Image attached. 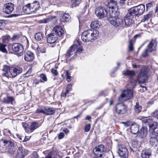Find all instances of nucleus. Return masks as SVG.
Returning a JSON list of instances; mask_svg holds the SVG:
<instances>
[{
    "mask_svg": "<svg viewBox=\"0 0 158 158\" xmlns=\"http://www.w3.org/2000/svg\"><path fill=\"white\" fill-rule=\"evenodd\" d=\"M123 74L124 76H133L135 75V73L133 71H130L129 70H127L125 72H123Z\"/></svg>",
    "mask_w": 158,
    "mask_h": 158,
    "instance_id": "4c0bfd02",
    "label": "nucleus"
},
{
    "mask_svg": "<svg viewBox=\"0 0 158 158\" xmlns=\"http://www.w3.org/2000/svg\"><path fill=\"white\" fill-rule=\"evenodd\" d=\"M158 133L155 131L150 133L149 143L152 146L156 147L158 143Z\"/></svg>",
    "mask_w": 158,
    "mask_h": 158,
    "instance_id": "ddd939ff",
    "label": "nucleus"
},
{
    "mask_svg": "<svg viewBox=\"0 0 158 158\" xmlns=\"http://www.w3.org/2000/svg\"><path fill=\"white\" fill-rule=\"evenodd\" d=\"M118 152L121 157L128 158V151L126 147L123 144H118L117 148Z\"/></svg>",
    "mask_w": 158,
    "mask_h": 158,
    "instance_id": "1a4fd4ad",
    "label": "nucleus"
},
{
    "mask_svg": "<svg viewBox=\"0 0 158 158\" xmlns=\"http://www.w3.org/2000/svg\"><path fill=\"white\" fill-rule=\"evenodd\" d=\"M48 19H50L49 22H51L53 24L57 22L56 17L55 16H50L48 17Z\"/></svg>",
    "mask_w": 158,
    "mask_h": 158,
    "instance_id": "a19ab883",
    "label": "nucleus"
},
{
    "mask_svg": "<svg viewBox=\"0 0 158 158\" xmlns=\"http://www.w3.org/2000/svg\"><path fill=\"white\" fill-rule=\"evenodd\" d=\"M72 85L71 84H69L67 86V89H71L72 88Z\"/></svg>",
    "mask_w": 158,
    "mask_h": 158,
    "instance_id": "e2e57ef3",
    "label": "nucleus"
},
{
    "mask_svg": "<svg viewBox=\"0 0 158 158\" xmlns=\"http://www.w3.org/2000/svg\"><path fill=\"white\" fill-rule=\"evenodd\" d=\"M58 39L57 35L55 33H52L48 34L47 38V42L50 44L54 43Z\"/></svg>",
    "mask_w": 158,
    "mask_h": 158,
    "instance_id": "6ab92c4d",
    "label": "nucleus"
},
{
    "mask_svg": "<svg viewBox=\"0 0 158 158\" xmlns=\"http://www.w3.org/2000/svg\"><path fill=\"white\" fill-rule=\"evenodd\" d=\"M70 17L68 13H64L60 16L61 21L64 22L69 21L70 19Z\"/></svg>",
    "mask_w": 158,
    "mask_h": 158,
    "instance_id": "2f4dec72",
    "label": "nucleus"
},
{
    "mask_svg": "<svg viewBox=\"0 0 158 158\" xmlns=\"http://www.w3.org/2000/svg\"><path fill=\"white\" fill-rule=\"evenodd\" d=\"M53 31L55 32L57 35L59 36H62L64 34V31L60 26H56L53 29Z\"/></svg>",
    "mask_w": 158,
    "mask_h": 158,
    "instance_id": "cd10ccee",
    "label": "nucleus"
},
{
    "mask_svg": "<svg viewBox=\"0 0 158 158\" xmlns=\"http://www.w3.org/2000/svg\"><path fill=\"white\" fill-rule=\"evenodd\" d=\"M139 126L137 124L135 123H132L130 128L131 132L134 134H137L139 130Z\"/></svg>",
    "mask_w": 158,
    "mask_h": 158,
    "instance_id": "bb28decb",
    "label": "nucleus"
},
{
    "mask_svg": "<svg viewBox=\"0 0 158 158\" xmlns=\"http://www.w3.org/2000/svg\"><path fill=\"white\" fill-rule=\"evenodd\" d=\"M143 122L145 123L148 125L150 131L151 133L154 131V130L156 129L157 127V123L155 122L152 121L151 119L148 118H145L143 120Z\"/></svg>",
    "mask_w": 158,
    "mask_h": 158,
    "instance_id": "9d476101",
    "label": "nucleus"
},
{
    "mask_svg": "<svg viewBox=\"0 0 158 158\" xmlns=\"http://www.w3.org/2000/svg\"><path fill=\"white\" fill-rule=\"evenodd\" d=\"M105 151L104 146L102 144L96 147L94 149V152L95 155L99 157H102L104 154Z\"/></svg>",
    "mask_w": 158,
    "mask_h": 158,
    "instance_id": "4468645a",
    "label": "nucleus"
},
{
    "mask_svg": "<svg viewBox=\"0 0 158 158\" xmlns=\"http://www.w3.org/2000/svg\"><path fill=\"white\" fill-rule=\"evenodd\" d=\"M15 148L14 147V143L10 141H7L3 139L0 140V152L5 153L8 152L13 157L16 158H24L26 154L24 150L21 147L18 148L17 152L16 155Z\"/></svg>",
    "mask_w": 158,
    "mask_h": 158,
    "instance_id": "f257e3e1",
    "label": "nucleus"
},
{
    "mask_svg": "<svg viewBox=\"0 0 158 158\" xmlns=\"http://www.w3.org/2000/svg\"><path fill=\"white\" fill-rule=\"evenodd\" d=\"M140 37V34H137L135 35L134 36V38L135 40L137 38H139Z\"/></svg>",
    "mask_w": 158,
    "mask_h": 158,
    "instance_id": "680f3d73",
    "label": "nucleus"
},
{
    "mask_svg": "<svg viewBox=\"0 0 158 158\" xmlns=\"http://www.w3.org/2000/svg\"><path fill=\"white\" fill-rule=\"evenodd\" d=\"M49 20L50 19H48V18L43 19L39 20L38 22L41 23H46L49 22Z\"/></svg>",
    "mask_w": 158,
    "mask_h": 158,
    "instance_id": "c03bdc74",
    "label": "nucleus"
},
{
    "mask_svg": "<svg viewBox=\"0 0 158 158\" xmlns=\"http://www.w3.org/2000/svg\"><path fill=\"white\" fill-rule=\"evenodd\" d=\"M110 3H109V4ZM108 7L109 8V12L108 13L107 11L105 8L102 7H98L95 10V13L97 16L99 18L101 19L107 16L108 18H109V15H110V13H111V8H110L109 6V4L108 5Z\"/></svg>",
    "mask_w": 158,
    "mask_h": 158,
    "instance_id": "20e7f679",
    "label": "nucleus"
},
{
    "mask_svg": "<svg viewBox=\"0 0 158 158\" xmlns=\"http://www.w3.org/2000/svg\"><path fill=\"white\" fill-rule=\"evenodd\" d=\"M55 110L53 108L45 107L44 114L47 115H51L55 113Z\"/></svg>",
    "mask_w": 158,
    "mask_h": 158,
    "instance_id": "473e14b6",
    "label": "nucleus"
},
{
    "mask_svg": "<svg viewBox=\"0 0 158 158\" xmlns=\"http://www.w3.org/2000/svg\"><path fill=\"white\" fill-rule=\"evenodd\" d=\"M44 109L43 110L41 109H38L35 111V113L36 114L43 113L44 114Z\"/></svg>",
    "mask_w": 158,
    "mask_h": 158,
    "instance_id": "864d4df0",
    "label": "nucleus"
},
{
    "mask_svg": "<svg viewBox=\"0 0 158 158\" xmlns=\"http://www.w3.org/2000/svg\"><path fill=\"white\" fill-rule=\"evenodd\" d=\"M132 40H130L129 42V44L128 45L129 51L130 52L132 51L133 49V44L132 43Z\"/></svg>",
    "mask_w": 158,
    "mask_h": 158,
    "instance_id": "37998d69",
    "label": "nucleus"
},
{
    "mask_svg": "<svg viewBox=\"0 0 158 158\" xmlns=\"http://www.w3.org/2000/svg\"><path fill=\"white\" fill-rule=\"evenodd\" d=\"M99 32L97 30L89 29L85 31L82 34L81 38L85 42H92L98 37Z\"/></svg>",
    "mask_w": 158,
    "mask_h": 158,
    "instance_id": "7ed1b4c3",
    "label": "nucleus"
},
{
    "mask_svg": "<svg viewBox=\"0 0 158 158\" xmlns=\"http://www.w3.org/2000/svg\"><path fill=\"white\" fill-rule=\"evenodd\" d=\"M135 110L136 112L139 113L141 111L142 107L141 106L139 105L138 102H136V105L135 106Z\"/></svg>",
    "mask_w": 158,
    "mask_h": 158,
    "instance_id": "ea45409f",
    "label": "nucleus"
},
{
    "mask_svg": "<svg viewBox=\"0 0 158 158\" xmlns=\"http://www.w3.org/2000/svg\"><path fill=\"white\" fill-rule=\"evenodd\" d=\"M81 0H71L70 3L72 7L77 6L80 4Z\"/></svg>",
    "mask_w": 158,
    "mask_h": 158,
    "instance_id": "58836bf2",
    "label": "nucleus"
},
{
    "mask_svg": "<svg viewBox=\"0 0 158 158\" xmlns=\"http://www.w3.org/2000/svg\"><path fill=\"white\" fill-rule=\"evenodd\" d=\"M12 50L16 54L19 56L21 55L23 53L24 48L23 46L20 44L18 43H14L12 44L11 46Z\"/></svg>",
    "mask_w": 158,
    "mask_h": 158,
    "instance_id": "9b49d317",
    "label": "nucleus"
},
{
    "mask_svg": "<svg viewBox=\"0 0 158 158\" xmlns=\"http://www.w3.org/2000/svg\"><path fill=\"white\" fill-rule=\"evenodd\" d=\"M62 157L61 153L52 151L49 153L45 158H62Z\"/></svg>",
    "mask_w": 158,
    "mask_h": 158,
    "instance_id": "412c9836",
    "label": "nucleus"
},
{
    "mask_svg": "<svg viewBox=\"0 0 158 158\" xmlns=\"http://www.w3.org/2000/svg\"><path fill=\"white\" fill-rule=\"evenodd\" d=\"M51 72L54 76L57 75L58 73L57 70L54 69H51Z\"/></svg>",
    "mask_w": 158,
    "mask_h": 158,
    "instance_id": "6e6d98bb",
    "label": "nucleus"
},
{
    "mask_svg": "<svg viewBox=\"0 0 158 158\" xmlns=\"http://www.w3.org/2000/svg\"><path fill=\"white\" fill-rule=\"evenodd\" d=\"M153 5L154 3L152 2H150L147 4H146V11L148 10L149 8L152 6Z\"/></svg>",
    "mask_w": 158,
    "mask_h": 158,
    "instance_id": "8fccbe9b",
    "label": "nucleus"
},
{
    "mask_svg": "<svg viewBox=\"0 0 158 158\" xmlns=\"http://www.w3.org/2000/svg\"><path fill=\"white\" fill-rule=\"evenodd\" d=\"M2 70L4 72L2 74V76L3 77H6L8 78L9 76L8 74L9 69L8 66L7 65H4Z\"/></svg>",
    "mask_w": 158,
    "mask_h": 158,
    "instance_id": "72a5a7b5",
    "label": "nucleus"
},
{
    "mask_svg": "<svg viewBox=\"0 0 158 158\" xmlns=\"http://www.w3.org/2000/svg\"><path fill=\"white\" fill-rule=\"evenodd\" d=\"M152 15V11L149 12L147 14L143 16V18L141 20V22H144L145 21L148 20L151 18Z\"/></svg>",
    "mask_w": 158,
    "mask_h": 158,
    "instance_id": "c756f323",
    "label": "nucleus"
},
{
    "mask_svg": "<svg viewBox=\"0 0 158 158\" xmlns=\"http://www.w3.org/2000/svg\"><path fill=\"white\" fill-rule=\"evenodd\" d=\"M115 110L117 113L122 115L125 114L127 111V106L122 103H118L115 107Z\"/></svg>",
    "mask_w": 158,
    "mask_h": 158,
    "instance_id": "f8f14e48",
    "label": "nucleus"
},
{
    "mask_svg": "<svg viewBox=\"0 0 158 158\" xmlns=\"http://www.w3.org/2000/svg\"><path fill=\"white\" fill-rule=\"evenodd\" d=\"M64 135V133L63 132H60L59 133L58 136V138L60 139H62Z\"/></svg>",
    "mask_w": 158,
    "mask_h": 158,
    "instance_id": "5fc2aeb1",
    "label": "nucleus"
},
{
    "mask_svg": "<svg viewBox=\"0 0 158 158\" xmlns=\"http://www.w3.org/2000/svg\"><path fill=\"white\" fill-rule=\"evenodd\" d=\"M40 124L36 122H33L29 126L27 123L23 125V127L26 132L27 133H30L33 132L35 129L40 126Z\"/></svg>",
    "mask_w": 158,
    "mask_h": 158,
    "instance_id": "6e6552de",
    "label": "nucleus"
},
{
    "mask_svg": "<svg viewBox=\"0 0 158 158\" xmlns=\"http://www.w3.org/2000/svg\"><path fill=\"white\" fill-rule=\"evenodd\" d=\"M40 77L41 79L44 81H47V78L45 74L42 73L40 74Z\"/></svg>",
    "mask_w": 158,
    "mask_h": 158,
    "instance_id": "49530a36",
    "label": "nucleus"
},
{
    "mask_svg": "<svg viewBox=\"0 0 158 158\" xmlns=\"http://www.w3.org/2000/svg\"><path fill=\"white\" fill-rule=\"evenodd\" d=\"M35 39L38 41L42 40L43 38V34L41 32H37L35 35Z\"/></svg>",
    "mask_w": 158,
    "mask_h": 158,
    "instance_id": "e433bc0d",
    "label": "nucleus"
},
{
    "mask_svg": "<svg viewBox=\"0 0 158 158\" xmlns=\"http://www.w3.org/2000/svg\"><path fill=\"white\" fill-rule=\"evenodd\" d=\"M141 157L142 158H149L151 155L150 151L149 149L143 150L141 153Z\"/></svg>",
    "mask_w": 158,
    "mask_h": 158,
    "instance_id": "c85d7f7f",
    "label": "nucleus"
},
{
    "mask_svg": "<svg viewBox=\"0 0 158 158\" xmlns=\"http://www.w3.org/2000/svg\"><path fill=\"white\" fill-rule=\"evenodd\" d=\"M9 38L10 36L9 35H6L3 36L2 39L3 42L6 43L8 41Z\"/></svg>",
    "mask_w": 158,
    "mask_h": 158,
    "instance_id": "a18cd8bd",
    "label": "nucleus"
},
{
    "mask_svg": "<svg viewBox=\"0 0 158 158\" xmlns=\"http://www.w3.org/2000/svg\"><path fill=\"white\" fill-rule=\"evenodd\" d=\"M124 20L125 24L127 26H131L133 22V19L130 18L127 15L124 17Z\"/></svg>",
    "mask_w": 158,
    "mask_h": 158,
    "instance_id": "7c9ffc66",
    "label": "nucleus"
},
{
    "mask_svg": "<svg viewBox=\"0 0 158 158\" xmlns=\"http://www.w3.org/2000/svg\"><path fill=\"white\" fill-rule=\"evenodd\" d=\"M1 97V101L6 104H13V102L14 99L13 97L6 95L5 97H3L2 95Z\"/></svg>",
    "mask_w": 158,
    "mask_h": 158,
    "instance_id": "aec40b11",
    "label": "nucleus"
},
{
    "mask_svg": "<svg viewBox=\"0 0 158 158\" xmlns=\"http://www.w3.org/2000/svg\"><path fill=\"white\" fill-rule=\"evenodd\" d=\"M138 15H142L145 10V5L143 4H141L137 6H134Z\"/></svg>",
    "mask_w": 158,
    "mask_h": 158,
    "instance_id": "b1692460",
    "label": "nucleus"
},
{
    "mask_svg": "<svg viewBox=\"0 0 158 158\" xmlns=\"http://www.w3.org/2000/svg\"><path fill=\"white\" fill-rule=\"evenodd\" d=\"M34 57V55L33 53L31 51H28L24 55V60L28 62L32 61Z\"/></svg>",
    "mask_w": 158,
    "mask_h": 158,
    "instance_id": "4be33fe9",
    "label": "nucleus"
},
{
    "mask_svg": "<svg viewBox=\"0 0 158 158\" xmlns=\"http://www.w3.org/2000/svg\"><path fill=\"white\" fill-rule=\"evenodd\" d=\"M82 51V49L81 47L80 46L78 47L77 44H74L69 49L65 55V57L66 58H68L73 54L74 55H77L81 53Z\"/></svg>",
    "mask_w": 158,
    "mask_h": 158,
    "instance_id": "39448f33",
    "label": "nucleus"
},
{
    "mask_svg": "<svg viewBox=\"0 0 158 158\" xmlns=\"http://www.w3.org/2000/svg\"><path fill=\"white\" fill-rule=\"evenodd\" d=\"M6 45L0 43V51L4 53H6L7 51L5 48Z\"/></svg>",
    "mask_w": 158,
    "mask_h": 158,
    "instance_id": "79ce46f5",
    "label": "nucleus"
},
{
    "mask_svg": "<svg viewBox=\"0 0 158 158\" xmlns=\"http://www.w3.org/2000/svg\"><path fill=\"white\" fill-rule=\"evenodd\" d=\"M90 128V125L89 124H87L85 126V132H88Z\"/></svg>",
    "mask_w": 158,
    "mask_h": 158,
    "instance_id": "09e8293b",
    "label": "nucleus"
},
{
    "mask_svg": "<svg viewBox=\"0 0 158 158\" xmlns=\"http://www.w3.org/2000/svg\"><path fill=\"white\" fill-rule=\"evenodd\" d=\"M133 96V91L131 89H125L122 92L118 99L121 102H123L130 99Z\"/></svg>",
    "mask_w": 158,
    "mask_h": 158,
    "instance_id": "423d86ee",
    "label": "nucleus"
},
{
    "mask_svg": "<svg viewBox=\"0 0 158 158\" xmlns=\"http://www.w3.org/2000/svg\"><path fill=\"white\" fill-rule=\"evenodd\" d=\"M117 66L115 68V71H116L118 69L119 66L120 65V64L119 63H117Z\"/></svg>",
    "mask_w": 158,
    "mask_h": 158,
    "instance_id": "0e129e2a",
    "label": "nucleus"
},
{
    "mask_svg": "<svg viewBox=\"0 0 158 158\" xmlns=\"http://www.w3.org/2000/svg\"><path fill=\"white\" fill-rule=\"evenodd\" d=\"M147 73L144 72H141L137 77V80L139 83H143L148 80Z\"/></svg>",
    "mask_w": 158,
    "mask_h": 158,
    "instance_id": "f3484780",
    "label": "nucleus"
},
{
    "mask_svg": "<svg viewBox=\"0 0 158 158\" xmlns=\"http://www.w3.org/2000/svg\"><path fill=\"white\" fill-rule=\"evenodd\" d=\"M91 117L89 115H87L86 116L85 118V119L86 120H89L91 118Z\"/></svg>",
    "mask_w": 158,
    "mask_h": 158,
    "instance_id": "338daca9",
    "label": "nucleus"
},
{
    "mask_svg": "<svg viewBox=\"0 0 158 158\" xmlns=\"http://www.w3.org/2000/svg\"><path fill=\"white\" fill-rule=\"evenodd\" d=\"M122 123L123 124L125 127H128L130 125V123L129 121L126 122H122Z\"/></svg>",
    "mask_w": 158,
    "mask_h": 158,
    "instance_id": "bf43d9fd",
    "label": "nucleus"
},
{
    "mask_svg": "<svg viewBox=\"0 0 158 158\" xmlns=\"http://www.w3.org/2000/svg\"><path fill=\"white\" fill-rule=\"evenodd\" d=\"M109 6L111 8V13L109 15V18L110 23L114 26L117 27L121 26L123 23V19L118 17L119 13L118 11V7L117 6L116 2H111L109 4Z\"/></svg>",
    "mask_w": 158,
    "mask_h": 158,
    "instance_id": "f03ea898",
    "label": "nucleus"
},
{
    "mask_svg": "<svg viewBox=\"0 0 158 158\" xmlns=\"http://www.w3.org/2000/svg\"><path fill=\"white\" fill-rule=\"evenodd\" d=\"M29 4H27L26 6L23 7V11L26 14H30L32 13L29 6H28Z\"/></svg>",
    "mask_w": 158,
    "mask_h": 158,
    "instance_id": "c9c22d12",
    "label": "nucleus"
},
{
    "mask_svg": "<svg viewBox=\"0 0 158 158\" xmlns=\"http://www.w3.org/2000/svg\"><path fill=\"white\" fill-rule=\"evenodd\" d=\"M155 12L156 13H157L158 14V3L157 6L156 7Z\"/></svg>",
    "mask_w": 158,
    "mask_h": 158,
    "instance_id": "774afa93",
    "label": "nucleus"
},
{
    "mask_svg": "<svg viewBox=\"0 0 158 158\" xmlns=\"http://www.w3.org/2000/svg\"><path fill=\"white\" fill-rule=\"evenodd\" d=\"M126 15H127V16H129V17L133 19L135 17L138 15L136 10H135L134 7L128 10V12Z\"/></svg>",
    "mask_w": 158,
    "mask_h": 158,
    "instance_id": "393cba45",
    "label": "nucleus"
},
{
    "mask_svg": "<svg viewBox=\"0 0 158 158\" xmlns=\"http://www.w3.org/2000/svg\"><path fill=\"white\" fill-rule=\"evenodd\" d=\"M70 90L71 89H66L65 91H63L61 94V97H65L66 96L67 94L69 93Z\"/></svg>",
    "mask_w": 158,
    "mask_h": 158,
    "instance_id": "de8ad7c7",
    "label": "nucleus"
},
{
    "mask_svg": "<svg viewBox=\"0 0 158 158\" xmlns=\"http://www.w3.org/2000/svg\"><path fill=\"white\" fill-rule=\"evenodd\" d=\"M157 44V41L155 40H152L150 43L147 45V49L145 50L143 56L146 57L148 56V52H152L156 50V46Z\"/></svg>",
    "mask_w": 158,
    "mask_h": 158,
    "instance_id": "0eeeda50",
    "label": "nucleus"
},
{
    "mask_svg": "<svg viewBox=\"0 0 158 158\" xmlns=\"http://www.w3.org/2000/svg\"><path fill=\"white\" fill-rule=\"evenodd\" d=\"M30 137H27L26 136H25L23 140H22L23 142H26L28 141Z\"/></svg>",
    "mask_w": 158,
    "mask_h": 158,
    "instance_id": "052dcab7",
    "label": "nucleus"
},
{
    "mask_svg": "<svg viewBox=\"0 0 158 158\" xmlns=\"http://www.w3.org/2000/svg\"><path fill=\"white\" fill-rule=\"evenodd\" d=\"M69 73L68 72H67L66 74V76H67L66 80L68 82H69L71 81V77L69 76Z\"/></svg>",
    "mask_w": 158,
    "mask_h": 158,
    "instance_id": "4d7b16f0",
    "label": "nucleus"
},
{
    "mask_svg": "<svg viewBox=\"0 0 158 158\" xmlns=\"http://www.w3.org/2000/svg\"><path fill=\"white\" fill-rule=\"evenodd\" d=\"M22 71V69L19 67H13L9 69V71L13 77H15L17 75L21 73Z\"/></svg>",
    "mask_w": 158,
    "mask_h": 158,
    "instance_id": "dca6fc26",
    "label": "nucleus"
},
{
    "mask_svg": "<svg viewBox=\"0 0 158 158\" xmlns=\"http://www.w3.org/2000/svg\"><path fill=\"white\" fill-rule=\"evenodd\" d=\"M38 155L36 152H34L32 154L33 158H38Z\"/></svg>",
    "mask_w": 158,
    "mask_h": 158,
    "instance_id": "13d9d810",
    "label": "nucleus"
},
{
    "mask_svg": "<svg viewBox=\"0 0 158 158\" xmlns=\"http://www.w3.org/2000/svg\"><path fill=\"white\" fill-rule=\"evenodd\" d=\"M126 15H127V16H129V17L133 19L135 17L138 15L136 10H135L134 7L128 10V12Z\"/></svg>",
    "mask_w": 158,
    "mask_h": 158,
    "instance_id": "a878e982",
    "label": "nucleus"
},
{
    "mask_svg": "<svg viewBox=\"0 0 158 158\" xmlns=\"http://www.w3.org/2000/svg\"><path fill=\"white\" fill-rule=\"evenodd\" d=\"M147 134V128L145 127H143L139 130L137 135L139 138L143 139L146 137Z\"/></svg>",
    "mask_w": 158,
    "mask_h": 158,
    "instance_id": "a211bd4d",
    "label": "nucleus"
},
{
    "mask_svg": "<svg viewBox=\"0 0 158 158\" xmlns=\"http://www.w3.org/2000/svg\"><path fill=\"white\" fill-rule=\"evenodd\" d=\"M126 0H120L119 2L120 4H123L125 3V1Z\"/></svg>",
    "mask_w": 158,
    "mask_h": 158,
    "instance_id": "69168bd1",
    "label": "nucleus"
},
{
    "mask_svg": "<svg viewBox=\"0 0 158 158\" xmlns=\"http://www.w3.org/2000/svg\"><path fill=\"white\" fill-rule=\"evenodd\" d=\"M19 38V36L18 35H14L11 38L12 41H15L18 40Z\"/></svg>",
    "mask_w": 158,
    "mask_h": 158,
    "instance_id": "603ef678",
    "label": "nucleus"
},
{
    "mask_svg": "<svg viewBox=\"0 0 158 158\" xmlns=\"http://www.w3.org/2000/svg\"><path fill=\"white\" fill-rule=\"evenodd\" d=\"M14 5L11 3L5 4L3 7V12L7 14H10L14 10Z\"/></svg>",
    "mask_w": 158,
    "mask_h": 158,
    "instance_id": "2eb2a0df",
    "label": "nucleus"
},
{
    "mask_svg": "<svg viewBox=\"0 0 158 158\" xmlns=\"http://www.w3.org/2000/svg\"><path fill=\"white\" fill-rule=\"evenodd\" d=\"M5 23L3 20H0V29L2 30L4 27Z\"/></svg>",
    "mask_w": 158,
    "mask_h": 158,
    "instance_id": "3c124183",
    "label": "nucleus"
},
{
    "mask_svg": "<svg viewBox=\"0 0 158 158\" xmlns=\"http://www.w3.org/2000/svg\"><path fill=\"white\" fill-rule=\"evenodd\" d=\"M90 26L93 29L99 28L100 27V24L98 21V20L92 21L91 23Z\"/></svg>",
    "mask_w": 158,
    "mask_h": 158,
    "instance_id": "f704fd0d",
    "label": "nucleus"
},
{
    "mask_svg": "<svg viewBox=\"0 0 158 158\" xmlns=\"http://www.w3.org/2000/svg\"><path fill=\"white\" fill-rule=\"evenodd\" d=\"M29 4L28 6H29L32 13H34L38 10L40 7L39 3L37 1H35L33 3Z\"/></svg>",
    "mask_w": 158,
    "mask_h": 158,
    "instance_id": "5701e85b",
    "label": "nucleus"
}]
</instances>
